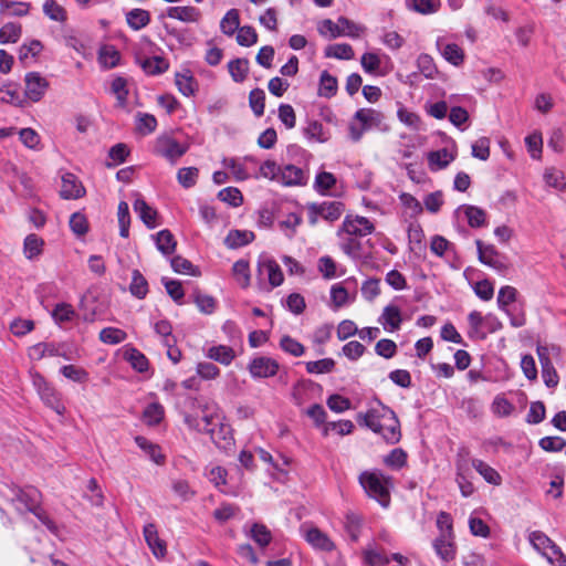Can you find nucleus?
<instances>
[{"label": "nucleus", "mask_w": 566, "mask_h": 566, "mask_svg": "<svg viewBox=\"0 0 566 566\" xmlns=\"http://www.w3.org/2000/svg\"><path fill=\"white\" fill-rule=\"evenodd\" d=\"M357 421L378 433L389 443H398L401 439L400 422L394 410L378 402L365 413H358Z\"/></svg>", "instance_id": "obj_1"}, {"label": "nucleus", "mask_w": 566, "mask_h": 566, "mask_svg": "<svg viewBox=\"0 0 566 566\" xmlns=\"http://www.w3.org/2000/svg\"><path fill=\"white\" fill-rule=\"evenodd\" d=\"M358 482L370 499L377 501L385 509L389 506L390 491L394 486L390 476L379 470L363 471L358 476Z\"/></svg>", "instance_id": "obj_2"}, {"label": "nucleus", "mask_w": 566, "mask_h": 566, "mask_svg": "<svg viewBox=\"0 0 566 566\" xmlns=\"http://www.w3.org/2000/svg\"><path fill=\"white\" fill-rule=\"evenodd\" d=\"M11 501L14 504L17 511L20 513H33L51 532H55L56 527L54 523L45 515L41 509V493L38 489L33 486H27L24 489L14 490Z\"/></svg>", "instance_id": "obj_3"}, {"label": "nucleus", "mask_w": 566, "mask_h": 566, "mask_svg": "<svg viewBox=\"0 0 566 566\" xmlns=\"http://www.w3.org/2000/svg\"><path fill=\"white\" fill-rule=\"evenodd\" d=\"M202 417L199 420L192 415H185V423L193 430L207 433V428L216 427L224 417L220 408L214 402H206L200 406Z\"/></svg>", "instance_id": "obj_4"}, {"label": "nucleus", "mask_w": 566, "mask_h": 566, "mask_svg": "<svg viewBox=\"0 0 566 566\" xmlns=\"http://www.w3.org/2000/svg\"><path fill=\"white\" fill-rule=\"evenodd\" d=\"M188 150L187 144H180L169 135H160L154 142L153 153L175 165Z\"/></svg>", "instance_id": "obj_5"}, {"label": "nucleus", "mask_w": 566, "mask_h": 566, "mask_svg": "<svg viewBox=\"0 0 566 566\" xmlns=\"http://www.w3.org/2000/svg\"><path fill=\"white\" fill-rule=\"evenodd\" d=\"M343 212L344 205L339 201H324L307 206L308 222L312 226H315L319 218L333 222L339 219Z\"/></svg>", "instance_id": "obj_6"}, {"label": "nucleus", "mask_w": 566, "mask_h": 566, "mask_svg": "<svg viewBox=\"0 0 566 566\" xmlns=\"http://www.w3.org/2000/svg\"><path fill=\"white\" fill-rule=\"evenodd\" d=\"M374 230L375 226L369 219L360 216H346L342 227L337 231V235H354L361 238L373 233Z\"/></svg>", "instance_id": "obj_7"}, {"label": "nucleus", "mask_w": 566, "mask_h": 566, "mask_svg": "<svg viewBox=\"0 0 566 566\" xmlns=\"http://www.w3.org/2000/svg\"><path fill=\"white\" fill-rule=\"evenodd\" d=\"M32 381L43 402L53 410H55L59 415H63L65 408L60 401L57 392L45 380V378L40 374L35 373L32 375Z\"/></svg>", "instance_id": "obj_8"}, {"label": "nucleus", "mask_w": 566, "mask_h": 566, "mask_svg": "<svg viewBox=\"0 0 566 566\" xmlns=\"http://www.w3.org/2000/svg\"><path fill=\"white\" fill-rule=\"evenodd\" d=\"M258 275L261 280L266 279L271 289L280 286L284 281L280 265L269 256H261L259 259Z\"/></svg>", "instance_id": "obj_9"}, {"label": "nucleus", "mask_w": 566, "mask_h": 566, "mask_svg": "<svg viewBox=\"0 0 566 566\" xmlns=\"http://www.w3.org/2000/svg\"><path fill=\"white\" fill-rule=\"evenodd\" d=\"M279 368V363L266 356L254 357L248 365V370L254 379L273 377L276 375Z\"/></svg>", "instance_id": "obj_10"}, {"label": "nucleus", "mask_w": 566, "mask_h": 566, "mask_svg": "<svg viewBox=\"0 0 566 566\" xmlns=\"http://www.w3.org/2000/svg\"><path fill=\"white\" fill-rule=\"evenodd\" d=\"M475 244L478 248V256L481 263L499 272H505L507 270V264L504 262L503 258L500 255L494 245H484L481 240H476Z\"/></svg>", "instance_id": "obj_11"}, {"label": "nucleus", "mask_w": 566, "mask_h": 566, "mask_svg": "<svg viewBox=\"0 0 566 566\" xmlns=\"http://www.w3.org/2000/svg\"><path fill=\"white\" fill-rule=\"evenodd\" d=\"M25 96L32 102H39L45 94L49 82L38 72L25 74Z\"/></svg>", "instance_id": "obj_12"}, {"label": "nucleus", "mask_w": 566, "mask_h": 566, "mask_svg": "<svg viewBox=\"0 0 566 566\" xmlns=\"http://www.w3.org/2000/svg\"><path fill=\"white\" fill-rule=\"evenodd\" d=\"M530 541L534 548L541 552L549 563H554V558L562 553L560 548L542 532H533L530 535Z\"/></svg>", "instance_id": "obj_13"}, {"label": "nucleus", "mask_w": 566, "mask_h": 566, "mask_svg": "<svg viewBox=\"0 0 566 566\" xmlns=\"http://www.w3.org/2000/svg\"><path fill=\"white\" fill-rule=\"evenodd\" d=\"M303 536L305 541L315 549L323 552H332L335 548L334 542L329 538L327 534L322 532L319 528L311 526V527H302Z\"/></svg>", "instance_id": "obj_14"}, {"label": "nucleus", "mask_w": 566, "mask_h": 566, "mask_svg": "<svg viewBox=\"0 0 566 566\" xmlns=\"http://www.w3.org/2000/svg\"><path fill=\"white\" fill-rule=\"evenodd\" d=\"M457 157L455 147L442 148L428 153V166L431 171H438L447 168Z\"/></svg>", "instance_id": "obj_15"}, {"label": "nucleus", "mask_w": 566, "mask_h": 566, "mask_svg": "<svg viewBox=\"0 0 566 566\" xmlns=\"http://www.w3.org/2000/svg\"><path fill=\"white\" fill-rule=\"evenodd\" d=\"M85 193V189L78 178L71 174L66 172L62 176V186L60 195L63 199L73 200L83 197Z\"/></svg>", "instance_id": "obj_16"}, {"label": "nucleus", "mask_w": 566, "mask_h": 566, "mask_svg": "<svg viewBox=\"0 0 566 566\" xmlns=\"http://www.w3.org/2000/svg\"><path fill=\"white\" fill-rule=\"evenodd\" d=\"M144 537L145 541L153 552L154 556L156 558H164L166 555V544L165 542L158 536L157 527L154 523H148L144 526Z\"/></svg>", "instance_id": "obj_17"}, {"label": "nucleus", "mask_w": 566, "mask_h": 566, "mask_svg": "<svg viewBox=\"0 0 566 566\" xmlns=\"http://www.w3.org/2000/svg\"><path fill=\"white\" fill-rule=\"evenodd\" d=\"M306 175L304 170L294 165H286L281 168L279 184L285 187L303 186L306 184Z\"/></svg>", "instance_id": "obj_18"}, {"label": "nucleus", "mask_w": 566, "mask_h": 566, "mask_svg": "<svg viewBox=\"0 0 566 566\" xmlns=\"http://www.w3.org/2000/svg\"><path fill=\"white\" fill-rule=\"evenodd\" d=\"M354 119L363 125L364 128L370 130L379 128L384 123L385 116L381 112L374 108H360L355 113Z\"/></svg>", "instance_id": "obj_19"}, {"label": "nucleus", "mask_w": 566, "mask_h": 566, "mask_svg": "<svg viewBox=\"0 0 566 566\" xmlns=\"http://www.w3.org/2000/svg\"><path fill=\"white\" fill-rule=\"evenodd\" d=\"M378 322L388 332L398 331L402 323L400 308L394 304L385 306Z\"/></svg>", "instance_id": "obj_20"}, {"label": "nucleus", "mask_w": 566, "mask_h": 566, "mask_svg": "<svg viewBox=\"0 0 566 566\" xmlns=\"http://www.w3.org/2000/svg\"><path fill=\"white\" fill-rule=\"evenodd\" d=\"M175 84L184 96H192L198 90V82L189 69H184L175 75Z\"/></svg>", "instance_id": "obj_21"}, {"label": "nucleus", "mask_w": 566, "mask_h": 566, "mask_svg": "<svg viewBox=\"0 0 566 566\" xmlns=\"http://www.w3.org/2000/svg\"><path fill=\"white\" fill-rule=\"evenodd\" d=\"M437 48L441 55L454 66L462 64L464 60L463 50L455 43H447L443 39L437 40Z\"/></svg>", "instance_id": "obj_22"}, {"label": "nucleus", "mask_w": 566, "mask_h": 566, "mask_svg": "<svg viewBox=\"0 0 566 566\" xmlns=\"http://www.w3.org/2000/svg\"><path fill=\"white\" fill-rule=\"evenodd\" d=\"M207 434L210 436L216 446L223 449L231 446L233 440L231 427L228 423H224L223 420H221L216 427L207 428Z\"/></svg>", "instance_id": "obj_23"}, {"label": "nucleus", "mask_w": 566, "mask_h": 566, "mask_svg": "<svg viewBox=\"0 0 566 566\" xmlns=\"http://www.w3.org/2000/svg\"><path fill=\"white\" fill-rule=\"evenodd\" d=\"M167 17L185 23H197L201 19V12L192 6L170 7L167 9Z\"/></svg>", "instance_id": "obj_24"}, {"label": "nucleus", "mask_w": 566, "mask_h": 566, "mask_svg": "<svg viewBox=\"0 0 566 566\" xmlns=\"http://www.w3.org/2000/svg\"><path fill=\"white\" fill-rule=\"evenodd\" d=\"M457 214L458 216L463 214L467 218L469 226L472 228L483 227L486 222L485 211L475 206H470V205L460 206L457 209Z\"/></svg>", "instance_id": "obj_25"}, {"label": "nucleus", "mask_w": 566, "mask_h": 566, "mask_svg": "<svg viewBox=\"0 0 566 566\" xmlns=\"http://www.w3.org/2000/svg\"><path fill=\"white\" fill-rule=\"evenodd\" d=\"M339 247L340 250L354 260H358L365 256V251L361 241L358 237L354 235H342Z\"/></svg>", "instance_id": "obj_26"}, {"label": "nucleus", "mask_w": 566, "mask_h": 566, "mask_svg": "<svg viewBox=\"0 0 566 566\" xmlns=\"http://www.w3.org/2000/svg\"><path fill=\"white\" fill-rule=\"evenodd\" d=\"M206 356L223 366H229L235 358V352L230 346L214 345L207 349Z\"/></svg>", "instance_id": "obj_27"}, {"label": "nucleus", "mask_w": 566, "mask_h": 566, "mask_svg": "<svg viewBox=\"0 0 566 566\" xmlns=\"http://www.w3.org/2000/svg\"><path fill=\"white\" fill-rule=\"evenodd\" d=\"M433 548L437 555L444 562H450L455 557V546L452 541V535L448 536L441 534L440 537L434 539Z\"/></svg>", "instance_id": "obj_28"}, {"label": "nucleus", "mask_w": 566, "mask_h": 566, "mask_svg": "<svg viewBox=\"0 0 566 566\" xmlns=\"http://www.w3.org/2000/svg\"><path fill=\"white\" fill-rule=\"evenodd\" d=\"M472 467L489 484L499 486L502 484L501 474L491 465L480 459L472 460Z\"/></svg>", "instance_id": "obj_29"}, {"label": "nucleus", "mask_w": 566, "mask_h": 566, "mask_svg": "<svg viewBox=\"0 0 566 566\" xmlns=\"http://www.w3.org/2000/svg\"><path fill=\"white\" fill-rule=\"evenodd\" d=\"M134 210L146 224V227L153 229L157 226L156 217L157 212L143 198H136L134 201Z\"/></svg>", "instance_id": "obj_30"}, {"label": "nucleus", "mask_w": 566, "mask_h": 566, "mask_svg": "<svg viewBox=\"0 0 566 566\" xmlns=\"http://www.w3.org/2000/svg\"><path fill=\"white\" fill-rule=\"evenodd\" d=\"M60 347L54 343H38L28 350V356L33 360H40L44 357L61 356Z\"/></svg>", "instance_id": "obj_31"}, {"label": "nucleus", "mask_w": 566, "mask_h": 566, "mask_svg": "<svg viewBox=\"0 0 566 566\" xmlns=\"http://www.w3.org/2000/svg\"><path fill=\"white\" fill-rule=\"evenodd\" d=\"M255 235L249 230H231L224 239V244L230 249H238L249 244Z\"/></svg>", "instance_id": "obj_32"}, {"label": "nucleus", "mask_w": 566, "mask_h": 566, "mask_svg": "<svg viewBox=\"0 0 566 566\" xmlns=\"http://www.w3.org/2000/svg\"><path fill=\"white\" fill-rule=\"evenodd\" d=\"M135 442L156 464L164 463L165 457L161 453V449L158 444L153 443L142 436L136 437Z\"/></svg>", "instance_id": "obj_33"}, {"label": "nucleus", "mask_w": 566, "mask_h": 566, "mask_svg": "<svg viewBox=\"0 0 566 566\" xmlns=\"http://www.w3.org/2000/svg\"><path fill=\"white\" fill-rule=\"evenodd\" d=\"M240 29V14L237 9H230L220 21V30L231 36Z\"/></svg>", "instance_id": "obj_34"}, {"label": "nucleus", "mask_w": 566, "mask_h": 566, "mask_svg": "<svg viewBox=\"0 0 566 566\" xmlns=\"http://www.w3.org/2000/svg\"><path fill=\"white\" fill-rule=\"evenodd\" d=\"M126 22L133 30L138 31L150 22V14L144 9H133L126 13Z\"/></svg>", "instance_id": "obj_35"}, {"label": "nucleus", "mask_w": 566, "mask_h": 566, "mask_svg": "<svg viewBox=\"0 0 566 566\" xmlns=\"http://www.w3.org/2000/svg\"><path fill=\"white\" fill-rule=\"evenodd\" d=\"M406 6L420 14H432L439 10L441 3L440 0H406Z\"/></svg>", "instance_id": "obj_36"}, {"label": "nucleus", "mask_w": 566, "mask_h": 566, "mask_svg": "<svg viewBox=\"0 0 566 566\" xmlns=\"http://www.w3.org/2000/svg\"><path fill=\"white\" fill-rule=\"evenodd\" d=\"M43 13L55 22L64 23L67 20L66 10L55 0H46L43 3Z\"/></svg>", "instance_id": "obj_37"}, {"label": "nucleus", "mask_w": 566, "mask_h": 566, "mask_svg": "<svg viewBox=\"0 0 566 566\" xmlns=\"http://www.w3.org/2000/svg\"><path fill=\"white\" fill-rule=\"evenodd\" d=\"M232 274L238 284L245 289L250 285V266L247 260L240 259L232 266Z\"/></svg>", "instance_id": "obj_38"}, {"label": "nucleus", "mask_w": 566, "mask_h": 566, "mask_svg": "<svg viewBox=\"0 0 566 566\" xmlns=\"http://www.w3.org/2000/svg\"><path fill=\"white\" fill-rule=\"evenodd\" d=\"M157 249L165 255H170L175 252L176 240L169 230L159 231L156 237Z\"/></svg>", "instance_id": "obj_39"}, {"label": "nucleus", "mask_w": 566, "mask_h": 566, "mask_svg": "<svg viewBox=\"0 0 566 566\" xmlns=\"http://www.w3.org/2000/svg\"><path fill=\"white\" fill-rule=\"evenodd\" d=\"M228 70L232 80L241 83L247 78L249 72V61L247 59H235L228 63Z\"/></svg>", "instance_id": "obj_40"}, {"label": "nucleus", "mask_w": 566, "mask_h": 566, "mask_svg": "<svg viewBox=\"0 0 566 566\" xmlns=\"http://www.w3.org/2000/svg\"><path fill=\"white\" fill-rule=\"evenodd\" d=\"M325 56L339 60H352L354 57V50L352 45L347 43L331 44L325 49Z\"/></svg>", "instance_id": "obj_41"}, {"label": "nucleus", "mask_w": 566, "mask_h": 566, "mask_svg": "<svg viewBox=\"0 0 566 566\" xmlns=\"http://www.w3.org/2000/svg\"><path fill=\"white\" fill-rule=\"evenodd\" d=\"M129 291L135 297L140 300L148 293V283L138 270L133 271Z\"/></svg>", "instance_id": "obj_42"}, {"label": "nucleus", "mask_w": 566, "mask_h": 566, "mask_svg": "<svg viewBox=\"0 0 566 566\" xmlns=\"http://www.w3.org/2000/svg\"><path fill=\"white\" fill-rule=\"evenodd\" d=\"M168 62L160 56L148 57L142 62L143 70L149 75L161 74L168 70Z\"/></svg>", "instance_id": "obj_43"}, {"label": "nucleus", "mask_w": 566, "mask_h": 566, "mask_svg": "<svg viewBox=\"0 0 566 566\" xmlns=\"http://www.w3.org/2000/svg\"><path fill=\"white\" fill-rule=\"evenodd\" d=\"M127 337L126 332L116 327H105L99 332V340L108 345L123 343Z\"/></svg>", "instance_id": "obj_44"}, {"label": "nucleus", "mask_w": 566, "mask_h": 566, "mask_svg": "<svg viewBox=\"0 0 566 566\" xmlns=\"http://www.w3.org/2000/svg\"><path fill=\"white\" fill-rule=\"evenodd\" d=\"M517 297V290L511 285L502 286L497 294V306L503 312L515 303Z\"/></svg>", "instance_id": "obj_45"}, {"label": "nucleus", "mask_w": 566, "mask_h": 566, "mask_svg": "<svg viewBox=\"0 0 566 566\" xmlns=\"http://www.w3.org/2000/svg\"><path fill=\"white\" fill-rule=\"evenodd\" d=\"M337 91V80L331 75L327 71H323L319 77V90L318 93L324 97H332Z\"/></svg>", "instance_id": "obj_46"}, {"label": "nucleus", "mask_w": 566, "mask_h": 566, "mask_svg": "<svg viewBox=\"0 0 566 566\" xmlns=\"http://www.w3.org/2000/svg\"><path fill=\"white\" fill-rule=\"evenodd\" d=\"M30 11V4L20 1H1L0 12L14 17H24Z\"/></svg>", "instance_id": "obj_47"}, {"label": "nucleus", "mask_w": 566, "mask_h": 566, "mask_svg": "<svg viewBox=\"0 0 566 566\" xmlns=\"http://www.w3.org/2000/svg\"><path fill=\"white\" fill-rule=\"evenodd\" d=\"M98 61L106 69L115 67L119 61V53L114 46L105 45L99 50Z\"/></svg>", "instance_id": "obj_48"}, {"label": "nucleus", "mask_w": 566, "mask_h": 566, "mask_svg": "<svg viewBox=\"0 0 566 566\" xmlns=\"http://www.w3.org/2000/svg\"><path fill=\"white\" fill-rule=\"evenodd\" d=\"M163 418L164 407L159 402L149 403L143 412V419L149 426L158 424Z\"/></svg>", "instance_id": "obj_49"}, {"label": "nucleus", "mask_w": 566, "mask_h": 566, "mask_svg": "<svg viewBox=\"0 0 566 566\" xmlns=\"http://www.w3.org/2000/svg\"><path fill=\"white\" fill-rule=\"evenodd\" d=\"M112 93L116 96L117 105L119 107H125L127 104V81L124 77H116L112 82L111 86Z\"/></svg>", "instance_id": "obj_50"}, {"label": "nucleus", "mask_w": 566, "mask_h": 566, "mask_svg": "<svg viewBox=\"0 0 566 566\" xmlns=\"http://www.w3.org/2000/svg\"><path fill=\"white\" fill-rule=\"evenodd\" d=\"M304 134L310 140L317 143H325L329 138L328 134L324 130L323 124L316 120L308 123Z\"/></svg>", "instance_id": "obj_51"}, {"label": "nucleus", "mask_w": 566, "mask_h": 566, "mask_svg": "<svg viewBox=\"0 0 566 566\" xmlns=\"http://www.w3.org/2000/svg\"><path fill=\"white\" fill-rule=\"evenodd\" d=\"M118 224H119V234L123 238H127L129 235V224H130V216L128 203L125 201H120L118 203L117 209Z\"/></svg>", "instance_id": "obj_52"}, {"label": "nucleus", "mask_w": 566, "mask_h": 566, "mask_svg": "<svg viewBox=\"0 0 566 566\" xmlns=\"http://www.w3.org/2000/svg\"><path fill=\"white\" fill-rule=\"evenodd\" d=\"M43 241L36 234H29L24 239L23 252L27 259L38 256L42 251Z\"/></svg>", "instance_id": "obj_53"}, {"label": "nucleus", "mask_w": 566, "mask_h": 566, "mask_svg": "<svg viewBox=\"0 0 566 566\" xmlns=\"http://www.w3.org/2000/svg\"><path fill=\"white\" fill-rule=\"evenodd\" d=\"M250 532L251 537L260 547L268 546L272 539L271 532L263 524L254 523Z\"/></svg>", "instance_id": "obj_54"}, {"label": "nucleus", "mask_w": 566, "mask_h": 566, "mask_svg": "<svg viewBox=\"0 0 566 566\" xmlns=\"http://www.w3.org/2000/svg\"><path fill=\"white\" fill-rule=\"evenodd\" d=\"M21 35V25L17 23H6L0 29V43H15Z\"/></svg>", "instance_id": "obj_55"}, {"label": "nucleus", "mask_w": 566, "mask_h": 566, "mask_svg": "<svg viewBox=\"0 0 566 566\" xmlns=\"http://www.w3.org/2000/svg\"><path fill=\"white\" fill-rule=\"evenodd\" d=\"M250 107L255 116L260 117L264 114L265 108V93L261 88H254L249 95Z\"/></svg>", "instance_id": "obj_56"}, {"label": "nucleus", "mask_w": 566, "mask_h": 566, "mask_svg": "<svg viewBox=\"0 0 566 566\" xmlns=\"http://www.w3.org/2000/svg\"><path fill=\"white\" fill-rule=\"evenodd\" d=\"M199 170L196 167L180 168L177 172V180L184 188H191L196 185Z\"/></svg>", "instance_id": "obj_57"}, {"label": "nucleus", "mask_w": 566, "mask_h": 566, "mask_svg": "<svg viewBox=\"0 0 566 566\" xmlns=\"http://www.w3.org/2000/svg\"><path fill=\"white\" fill-rule=\"evenodd\" d=\"M136 127L143 135L151 134L157 128V119L151 114L138 113Z\"/></svg>", "instance_id": "obj_58"}, {"label": "nucleus", "mask_w": 566, "mask_h": 566, "mask_svg": "<svg viewBox=\"0 0 566 566\" xmlns=\"http://www.w3.org/2000/svg\"><path fill=\"white\" fill-rule=\"evenodd\" d=\"M74 316L75 311L73 306L67 303H60L52 311V317L59 324L70 322L74 318Z\"/></svg>", "instance_id": "obj_59"}, {"label": "nucleus", "mask_w": 566, "mask_h": 566, "mask_svg": "<svg viewBox=\"0 0 566 566\" xmlns=\"http://www.w3.org/2000/svg\"><path fill=\"white\" fill-rule=\"evenodd\" d=\"M354 430V423L350 420H339L328 422L323 428V434L328 436L331 431H335L339 436H346Z\"/></svg>", "instance_id": "obj_60"}, {"label": "nucleus", "mask_w": 566, "mask_h": 566, "mask_svg": "<svg viewBox=\"0 0 566 566\" xmlns=\"http://www.w3.org/2000/svg\"><path fill=\"white\" fill-rule=\"evenodd\" d=\"M360 291L366 301L373 302L380 294V280L370 277L364 281Z\"/></svg>", "instance_id": "obj_61"}, {"label": "nucleus", "mask_w": 566, "mask_h": 566, "mask_svg": "<svg viewBox=\"0 0 566 566\" xmlns=\"http://www.w3.org/2000/svg\"><path fill=\"white\" fill-rule=\"evenodd\" d=\"M126 358L130 363L132 367L139 373L148 369V359L136 348L128 349L126 352Z\"/></svg>", "instance_id": "obj_62"}, {"label": "nucleus", "mask_w": 566, "mask_h": 566, "mask_svg": "<svg viewBox=\"0 0 566 566\" xmlns=\"http://www.w3.org/2000/svg\"><path fill=\"white\" fill-rule=\"evenodd\" d=\"M218 198L232 207H239L243 202V196L238 188L227 187L219 191Z\"/></svg>", "instance_id": "obj_63"}, {"label": "nucleus", "mask_w": 566, "mask_h": 566, "mask_svg": "<svg viewBox=\"0 0 566 566\" xmlns=\"http://www.w3.org/2000/svg\"><path fill=\"white\" fill-rule=\"evenodd\" d=\"M384 463L395 470H399L407 463V453L402 449H394L385 457Z\"/></svg>", "instance_id": "obj_64"}]
</instances>
